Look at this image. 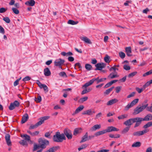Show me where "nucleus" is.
<instances>
[{
	"instance_id": "nucleus-1",
	"label": "nucleus",
	"mask_w": 152,
	"mask_h": 152,
	"mask_svg": "<svg viewBox=\"0 0 152 152\" xmlns=\"http://www.w3.org/2000/svg\"><path fill=\"white\" fill-rule=\"evenodd\" d=\"M134 123H136L134 126V128L140 125L138 117L130 118L125 121L124 124L128 126H130V127Z\"/></svg>"
},
{
	"instance_id": "nucleus-2",
	"label": "nucleus",
	"mask_w": 152,
	"mask_h": 152,
	"mask_svg": "<svg viewBox=\"0 0 152 152\" xmlns=\"http://www.w3.org/2000/svg\"><path fill=\"white\" fill-rule=\"evenodd\" d=\"M66 138L64 134H60L59 132H56L53 137V140L54 142H61L64 140H66Z\"/></svg>"
},
{
	"instance_id": "nucleus-3",
	"label": "nucleus",
	"mask_w": 152,
	"mask_h": 152,
	"mask_svg": "<svg viewBox=\"0 0 152 152\" xmlns=\"http://www.w3.org/2000/svg\"><path fill=\"white\" fill-rule=\"evenodd\" d=\"M50 118V117L49 116H45L40 118L39 119L40 121L35 125H31L29 128V130H31L37 128L38 127L42 124L45 121L48 119Z\"/></svg>"
},
{
	"instance_id": "nucleus-4",
	"label": "nucleus",
	"mask_w": 152,
	"mask_h": 152,
	"mask_svg": "<svg viewBox=\"0 0 152 152\" xmlns=\"http://www.w3.org/2000/svg\"><path fill=\"white\" fill-rule=\"evenodd\" d=\"M38 142L40 145V148L42 149L46 148V146L49 144V142L48 140L42 138H39L38 140Z\"/></svg>"
},
{
	"instance_id": "nucleus-5",
	"label": "nucleus",
	"mask_w": 152,
	"mask_h": 152,
	"mask_svg": "<svg viewBox=\"0 0 152 152\" xmlns=\"http://www.w3.org/2000/svg\"><path fill=\"white\" fill-rule=\"evenodd\" d=\"M148 106V104H147L145 105H142L140 107L137 106L134 110L133 114L136 115L142 112Z\"/></svg>"
},
{
	"instance_id": "nucleus-6",
	"label": "nucleus",
	"mask_w": 152,
	"mask_h": 152,
	"mask_svg": "<svg viewBox=\"0 0 152 152\" xmlns=\"http://www.w3.org/2000/svg\"><path fill=\"white\" fill-rule=\"evenodd\" d=\"M140 125L142 121H149L152 120V115L149 114L146 115L144 118L140 117H138Z\"/></svg>"
},
{
	"instance_id": "nucleus-7",
	"label": "nucleus",
	"mask_w": 152,
	"mask_h": 152,
	"mask_svg": "<svg viewBox=\"0 0 152 152\" xmlns=\"http://www.w3.org/2000/svg\"><path fill=\"white\" fill-rule=\"evenodd\" d=\"M64 135H65L67 138L69 140L71 139L72 138V135L71 131L67 128H65L64 131Z\"/></svg>"
},
{
	"instance_id": "nucleus-8",
	"label": "nucleus",
	"mask_w": 152,
	"mask_h": 152,
	"mask_svg": "<svg viewBox=\"0 0 152 152\" xmlns=\"http://www.w3.org/2000/svg\"><path fill=\"white\" fill-rule=\"evenodd\" d=\"M139 99H136L132 101L130 103H129L125 107L124 110H128L130 108L132 107L138 103Z\"/></svg>"
},
{
	"instance_id": "nucleus-9",
	"label": "nucleus",
	"mask_w": 152,
	"mask_h": 152,
	"mask_svg": "<svg viewBox=\"0 0 152 152\" xmlns=\"http://www.w3.org/2000/svg\"><path fill=\"white\" fill-rule=\"evenodd\" d=\"M64 62L65 61L64 60L61 59H57L54 61V65L55 66H58L59 68L62 69L61 66Z\"/></svg>"
},
{
	"instance_id": "nucleus-10",
	"label": "nucleus",
	"mask_w": 152,
	"mask_h": 152,
	"mask_svg": "<svg viewBox=\"0 0 152 152\" xmlns=\"http://www.w3.org/2000/svg\"><path fill=\"white\" fill-rule=\"evenodd\" d=\"M106 64L103 63H98L95 65L96 68L95 70H102L103 68H104L106 66Z\"/></svg>"
},
{
	"instance_id": "nucleus-11",
	"label": "nucleus",
	"mask_w": 152,
	"mask_h": 152,
	"mask_svg": "<svg viewBox=\"0 0 152 152\" xmlns=\"http://www.w3.org/2000/svg\"><path fill=\"white\" fill-rule=\"evenodd\" d=\"M5 139L7 145L8 146L12 145V142L10 139V135L9 134H7L5 136Z\"/></svg>"
},
{
	"instance_id": "nucleus-12",
	"label": "nucleus",
	"mask_w": 152,
	"mask_h": 152,
	"mask_svg": "<svg viewBox=\"0 0 152 152\" xmlns=\"http://www.w3.org/2000/svg\"><path fill=\"white\" fill-rule=\"evenodd\" d=\"M105 130L106 133L110 132L113 131H118L119 130L118 129L113 126H109Z\"/></svg>"
},
{
	"instance_id": "nucleus-13",
	"label": "nucleus",
	"mask_w": 152,
	"mask_h": 152,
	"mask_svg": "<svg viewBox=\"0 0 152 152\" xmlns=\"http://www.w3.org/2000/svg\"><path fill=\"white\" fill-rule=\"evenodd\" d=\"M94 113H95V111L94 110L90 109L84 111L83 112L82 114L91 115Z\"/></svg>"
},
{
	"instance_id": "nucleus-14",
	"label": "nucleus",
	"mask_w": 152,
	"mask_h": 152,
	"mask_svg": "<svg viewBox=\"0 0 152 152\" xmlns=\"http://www.w3.org/2000/svg\"><path fill=\"white\" fill-rule=\"evenodd\" d=\"M35 3V2L34 0H29L26 1L25 3V4L29 6H33Z\"/></svg>"
},
{
	"instance_id": "nucleus-15",
	"label": "nucleus",
	"mask_w": 152,
	"mask_h": 152,
	"mask_svg": "<svg viewBox=\"0 0 152 152\" xmlns=\"http://www.w3.org/2000/svg\"><path fill=\"white\" fill-rule=\"evenodd\" d=\"M88 133L86 132L85 134L82 137L81 140L80 141V143L88 141Z\"/></svg>"
},
{
	"instance_id": "nucleus-16",
	"label": "nucleus",
	"mask_w": 152,
	"mask_h": 152,
	"mask_svg": "<svg viewBox=\"0 0 152 152\" xmlns=\"http://www.w3.org/2000/svg\"><path fill=\"white\" fill-rule=\"evenodd\" d=\"M80 38L82 40L87 43L89 44H91L92 43V42L90 40L86 37H81Z\"/></svg>"
},
{
	"instance_id": "nucleus-17",
	"label": "nucleus",
	"mask_w": 152,
	"mask_h": 152,
	"mask_svg": "<svg viewBox=\"0 0 152 152\" xmlns=\"http://www.w3.org/2000/svg\"><path fill=\"white\" fill-rule=\"evenodd\" d=\"M28 119V115L27 113H26L22 117L21 123L22 124L24 123L27 121Z\"/></svg>"
},
{
	"instance_id": "nucleus-18",
	"label": "nucleus",
	"mask_w": 152,
	"mask_h": 152,
	"mask_svg": "<svg viewBox=\"0 0 152 152\" xmlns=\"http://www.w3.org/2000/svg\"><path fill=\"white\" fill-rule=\"evenodd\" d=\"M125 51L128 56L130 57L132 56V55L130 54L132 53V50L130 47L126 48Z\"/></svg>"
},
{
	"instance_id": "nucleus-19",
	"label": "nucleus",
	"mask_w": 152,
	"mask_h": 152,
	"mask_svg": "<svg viewBox=\"0 0 152 152\" xmlns=\"http://www.w3.org/2000/svg\"><path fill=\"white\" fill-rule=\"evenodd\" d=\"M59 148V146L53 147L49 148L48 150H47L45 152H54L56 151Z\"/></svg>"
},
{
	"instance_id": "nucleus-20",
	"label": "nucleus",
	"mask_w": 152,
	"mask_h": 152,
	"mask_svg": "<svg viewBox=\"0 0 152 152\" xmlns=\"http://www.w3.org/2000/svg\"><path fill=\"white\" fill-rule=\"evenodd\" d=\"M94 80L92 79L90 80L89 82L86 83L82 87V88H86L87 87H88L90 85H91L94 83Z\"/></svg>"
},
{
	"instance_id": "nucleus-21",
	"label": "nucleus",
	"mask_w": 152,
	"mask_h": 152,
	"mask_svg": "<svg viewBox=\"0 0 152 152\" xmlns=\"http://www.w3.org/2000/svg\"><path fill=\"white\" fill-rule=\"evenodd\" d=\"M44 74L46 76H49L51 75L50 71L48 67L44 69Z\"/></svg>"
},
{
	"instance_id": "nucleus-22",
	"label": "nucleus",
	"mask_w": 152,
	"mask_h": 152,
	"mask_svg": "<svg viewBox=\"0 0 152 152\" xmlns=\"http://www.w3.org/2000/svg\"><path fill=\"white\" fill-rule=\"evenodd\" d=\"M118 101V100L116 99H112L108 102L107 104V105L108 106L111 105L114 103L117 102Z\"/></svg>"
},
{
	"instance_id": "nucleus-23",
	"label": "nucleus",
	"mask_w": 152,
	"mask_h": 152,
	"mask_svg": "<svg viewBox=\"0 0 152 152\" xmlns=\"http://www.w3.org/2000/svg\"><path fill=\"white\" fill-rule=\"evenodd\" d=\"M84 107L83 105H80L75 110V112L72 114V115H74L75 114L78 113L80 111H81L84 108Z\"/></svg>"
},
{
	"instance_id": "nucleus-24",
	"label": "nucleus",
	"mask_w": 152,
	"mask_h": 152,
	"mask_svg": "<svg viewBox=\"0 0 152 152\" xmlns=\"http://www.w3.org/2000/svg\"><path fill=\"white\" fill-rule=\"evenodd\" d=\"M101 126L100 124H96L93 126L90 129V130L92 131H94L97 129H100Z\"/></svg>"
},
{
	"instance_id": "nucleus-25",
	"label": "nucleus",
	"mask_w": 152,
	"mask_h": 152,
	"mask_svg": "<svg viewBox=\"0 0 152 152\" xmlns=\"http://www.w3.org/2000/svg\"><path fill=\"white\" fill-rule=\"evenodd\" d=\"M93 80H94V82L95 81H96V84H98L99 83L102 82H103L104 80H106V78H101L100 79H99V77H98L96 78H94L93 79Z\"/></svg>"
},
{
	"instance_id": "nucleus-26",
	"label": "nucleus",
	"mask_w": 152,
	"mask_h": 152,
	"mask_svg": "<svg viewBox=\"0 0 152 152\" xmlns=\"http://www.w3.org/2000/svg\"><path fill=\"white\" fill-rule=\"evenodd\" d=\"M27 132L33 137L37 136L39 133V131H36L33 132H32L30 130H28L27 131Z\"/></svg>"
},
{
	"instance_id": "nucleus-27",
	"label": "nucleus",
	"mask_w": 152,
	"mask_h": 152,
	"mask_svg": "<svg viewBox=\"0 0 152 152\" xmlns=\"http://www.w3.org/2000/svg\"><path fill=\"white\" fill-rule=\"evenodd\" d=\"M82 129L81 128H77L75 129L74 131L73 135H76L77 134L80 133L81 132V130Z\"/></svg>"
},
{
	"instance_id": "nucleus-28",
	"label": "nucleus",
	"mask_w": 152,
	"mask_h": 152,
	"mask_svg": "<svg viewBox=\"0 0 152 152\" xmlns=\"http://www.w3.org/2000/svg\"><path fill=\"white\" fill-rule=\"evenodd\" d=\"M106 133V130H103L96 132L95 134V136H97L101 135L103 134Z\"/></svg>"
},
{
	"instance_id": "nucleus-29",
	"label": "nucleus",
	"mask_w": 152,
	"mask_h": 152,
	"mask_svg": "<svg viewBox=\"0 0 152 152\" xmlns=\"http://www.w3.org/2000/svg\"><path fill=\"white\" fill-rule=\"evenodd\" d=\"M21 137L23 138H24V139L26 141H28V140H30V137L27 134H24L23 135H21Z\"/></svg>"
},
{
	"instance_id": "nucleus-30",
	"label": "nucleus",
	"mask_w": 152,
	"mask_h": 152,
	"mask_svg": "<svg viewBox=\"0 0 152 152\" xmlns=\"http://www.w3.org/2000/svg\"><path fill=\"white\" fill-rule=\"evenodd\" d=\"M61 54L64 56H72L73 55L72 53L71 52H69L67 53H66L64 52H63L61 53Z\"/></svg>"
},
{
	"instance_id": "nucleus-31",
	"label": "nucleus",
	"mask_w": 152,
	"mask_h": 152,
	"mask_svg": "<svg viewBox=\"0 0 152 152\" xmlns=\"http://www.w3.org/2000/svg\"><path fill=\"white\" fill-rule=\"evenodd\" d=\"M152 83V79L147 82L143 86V89H145L146 87Z\"/></svg>"
},
{
	"instance_id": "nucleus-32",
	"label": "nucleus",
	"mask_w": 152,
	"mask_h": 152,
	"mask_svg": "<svg viewBox=\"0 0 152 152\" xmlns=\"http://www.w3.org/2000/svg\"><path fill=\"white\" fill-rule=\"evenodd\" d=\"M40 145H37L36 143H34V144L33 148V151H35L37 150V149H39L40 148Z\"/></svg>"
},
{
	"instance_id": "nucleus-33",
	"label": "nucleus",
	"mask_w": 152,
	"mask_h": 152,
	"mask_svg": "<svg viewBox=\"0 0 152 152\" xmlns=\"http://www.w3.org/2000/svg\"><path fill=\"white\" fill-rule=\"evenodd\" d=\"M152 126V121L149 122L146 124L143 127L144 129H146L147 128Z\"/></svg>"
},
{
	"instance_id": "nucleus-34",
	"label": "nucleus",
	"mask_w": 152,
	"mask_h": 152,
	"mask_svg": "<svg viewBox=\"0 0 152 152\" xmlns=\"http://www.w3.org/2000/svg\"><path fill=\"white\" fill-rule=\"evenodd\" d=\"M141 143L140 142H137L134 143L132 145V147H138L141 146Z\"/></svg>"
},
{
	"instance_id": "nucleus-35",
	"label": "nucleus",
	"mask_w": 152,
	"mask_h": 152,
	"mask_svg": "<svg viewBox=\"0 0 152 152\" xmlns=\"http://www.w3.org/2000/svg\"><path fill=\"white\" fill-rule=\"evenodd\" d=\"M78 23V22L77 21H74L73 20H69L68 21V23L69 24H71L72 25H74L75 24H77Z\"/></svg>"
},
{
	"instance_id": "nucleus-36",
	"label": "nucleus",
	"mask_w": 152,
	"mask_h": 152,
	"mask_svg": "<svg viewBox=\"0 0 152 152\" xmlns=\"http://www.w3.org/2000/svg\"><path fill=\"white\" fill-rule=\"evenodd\" d=\"M142 133L141 132V131H137L134 132L133 135L134 136H140L142 135Z\"/></svg>"
},
{
	"instance_id": "nucleus-37",
	"label": "nucleus",
	"mask_w": 152,
	"mask_h": 152,
	"mask_svg": "<svg viewBox=\"0 0 152 152\" xmlns=\"http://www.w3.org/2000/svg\"><path fill=\"white\" fill-rule=\"evenodd\" d=\"M114 87L112 86L110 88L106 90V91L104 92V94H105L107 95L109 94V93L113 90L114 88Z\"/></svg>"
},
{
	"instance_id": "nucleus-38",
	"label": "nucleus",
	"mask_w": 152,
	"mask_h": 152,
	"mask_svg": "<svg viewBox=\"0 0 152 152\" xmlns=\"http://www.w3.org/2000/svg\"><path fill=\"white\" fill-rule=\"evenodd\" d=\"M85 68L87 70L90 71L91 70L92 66L90 64H85Z\"/></svg>"
},
{
	"instance_id": "nucleus-39",
	"label": "nucleus",
	"mask_w": 152,
	"mask_h": 152,
	"mask_svg": "<svg viewBox=\"0 0 152 152\" xmlns=\"http://www.w3.org/2000/svg\"><path fill=\"white\" fill-rule=\"evenodd\" d=\"M110 59V57L107 55H106L104 58V61L107 63H109L110 62L109 60Z\"/></svg>"
},
{
	"instance_id": "nucleus-40",
	"label": "nucleus",
	"mask_w": 152,
	"mask_h": 152,
	"mask_svg": "<svg viewBox=\"0 0 152 152\" xmlns=\"http://www.w3.org/2000/svg\"><path fill=\"white\" fill-rule=\"evenodd\" d=\"M130 126H127L124 129L122 132V133L123 134H125L129 130Z\"/></svg>"
},
{
	"instance_id": "nucleus-41",
	"label": "nucleus",
	"mask_w": 152,
	"mask_h": 152,
	"mask_svg": "<svg viewBox=\"0 0 152 152\" xmlns=\"http://www.w3.org/2000/svg\"><path fill=\"white\" fill-rule=\"evenodd\" d=\"M113 73L110 74L108 76V77L110 78L111 79H113L118 77V76L117 75H113Z\"/></svg>"
},
{
	"instance_id": "nucleus-42",
	"label": "nucleus",
	"mask_w": 152,
	"mask_h": 152,
	"mask_svg": "<svg viewBox=\"0 0 152 152\" xmlns=\"http://www.w3.org/2000/svg\"><path fill=\"white\" fill-rule=\"evenodd\" d=\"M87 146L86 144H84L82 145L78 149V151H80L81 150L86 148Z\"/></svg>"
},
{
	"instance_id": "nucleus-43",
	"label": "nucleus",
	"mask_w": 152,
	"mask_h": 152,
	"mask_svg": "<svg viewBox=\"0 0 152 152\" xmlns=\"http://www.w3.org/2000/svg\"><path fill=\"white\" fill-rule=\"evenodd\" d=\"M128 116L127 115L124 114L121 115L119 116L118 117V118L119 120L124 119V118H126Z\"/></svg>"
},
{
	"instance_id": "nucleus-44",
	"label": "nucleus",
	"mask_w": 152,
	"mask_h": 152,
	"mask_svg": "<svg viewBox=\"0 0 152 152\" xmlns=\"http://www.w3.org/2000/svg\"><path fill=\"white\" fill-rule=\"evenodd\" d=\"M119 56L122 59L124 58L125 56V54L124 52H120L119 53Z\"/></svg>"
},
{
	"instance_id": "nucleus-45",
	"label": "nucleus",
	"mask_w": 152,
	"mask_h": 152,
	"mask_svg": "<svg viewBox=\"0 0 152 152\" xmlns=\"http://www.w3.org/2000/svg\"><path fill=\"white\" fill-rule=\"evenodd\" d=\"M19 143L22 145L24 146L27 145V143L26 140H22L19 141Z\"/></svg>"
},
{
	"instance_id": "nucleus-46",
	"label": "nucleus",
	"mask_w": 152,
	"mask_h": 152,
	"mask_svg": "<svg viewBox=\"0 0 152 152\" xmlns=\"http://www.w3.org/2000/svg\"><path fill=\"white\" fill-rule=\"evenodd\" d=\"M42 100V98L40 96H38L37 98H35V101L37 102H40Z\"/></svg>"
},
{
	"instance_id": "nucleus-47",
	"label": "nucleus",
	"mask_w": 152,
	"mask_h": 152,
	"mask_svg": "<svg viewBox=\"0 0 152 152\" xmlns=\"http://www.w3.org/2000/svg\"><path fill=\"white\" fill-rule=\"evenodd\" d=\"M88 99V97L87 96H85L83 98H81L80 99V102L83 103V102L86 101Z\"/></svg>"
},
{
	"instance_id": "nucleus-48",
	"label": "nucleus",
	"mask_w": 152,
	"mask_h": 152,
	"mask_svg": "<svg viewBox=\"0 0 152 152\" xmlns=\"http://www.w3.org/2000/svg\"><path fill=\"white\" fill-rule=\"evenodd\" d=\"M43 88L44 90V92L46 93L48 91V87L45 84H44L42 87V88Z\"/></svg>"
},
{
	"instance_id": "nucleus-49",
	"label": "nucleus",
	"mask_w": 152,
	"mask_h": 152,
	"mask_svg": "<svg viewBox=\"0 0 152 152\" xmlns=\"http://www.w3.org/2000/svg\"><path fill=\"white\" fill-rule=\"evenodd\" d=\"M137 73V72H133L128 75V77H131L134 76Z\"/></svg>"
},
{
	"instance_id": "nucleus-50",
	"label": "nucleus",
	"mask_w": 152,
	"mask_h": 152,
	"mask_svg": "<svg viewBox=\"0 0 152 152\" xmlns=\"http://www.w3.org/2000/svg\"><path fill=\"white\" fill-rule=\"evenodd\" d=\"M15 107H16L14 106L13 104L12 103L10 104V106H9V108L10 110H12L14 109Z\"/></svg>"
},
{
	"instance_id": "nucleus-51",
	"label": "nucleus",
	"mask_w": 152,
	"mask_h": 152,
	"mask_svg": "<svg viewBox=\"0 0 152 152\" xmlns=\"http://www.w3.org/2000/svg\"><path fill=\"white\" fill-rule=\"evenodd\" d=\"M12 10L13 12L16 14H18L19 13V11L16 8H12Z\"/></svg>"
},
{
	"instance_id": "nucleus-52",
	"label": "nucleus",
	"mask_w": 152,
	"mask_h": 152,
	"mask_svg": "<svg viewBox=\"0 0 152 152\" xmlns=\"http://www.w3.org/2000/svg\"><path fill=\"white\" fill-rule=\"evenodd\" d=\"M152 74V72L151 70H150L149 71L147 72H146L144 73L143 75V77H145L146 76Z\"/></svg>"
},
{
	"instance_id": "nucleus-53",
	"label": "nucleus",
	"mask_w": 152,
	"mask_h": 152,
	"mask_svg": "<svg viewBox=\"0 0 152 152\" xmlns=\"http://www.w3.org/2000/svg\"><path fill=\"white\" fill-rule=\"evenodd\" d=\"M3 20L7 23H9L10 20L8 17H6L3 18Z\"/></svg>"
},
{
	"instance_id": "nucleus-54",
	"label": "nucleus",
	"mask_w": 152,
	"mask_h": 152,
	"mask_svg": "<svg viewBox=\"0 0 152 152\" xmlns=\"http://www.w3.org/2000/svg\"><path fill=\"white\" fill-rule=\"evenodd\" d=\"M59 75L60 76H61V77H67V76L66 73L64 72H60L59 74Z\"/></svg>"
},
{
	"instance_id": "nucleus-55",
	"label": "nucleus",
	"mask_w": 152,
	"mask_h": 152,
	"mask_svg": "<svg viewBox=\"0 0 152 152\" xmlns=\"http://www.w3.org/2000/svg\"><path fill=\"white\" fill-rule=\"evenodd\" d=\"M124 69L126 70H129L130 69V67L126 64H125L124 66Z\"/></svg>"
},
{
	"instance_id": "nucleus-56",
	"label": "nucleus",
	"mask_w": 152,
	"mask_h": 152,
	"mask_svg": "<svg viewBox=\"0 0 152 152\" xmlns=\"http://www.w3.org/2000/svg\"><path fill=\"white\" fill-rule=\"evenodd\" d=\"M12 103L15 107H18L19 106L20 103L17 101L16 100Z\"/></svg>"
},
{
	"instance_id": "nucleus-57",
	"label": "nucleus",
	"mask_w": 152,
	"mask_h": 152,
	"mask_svg": "<svg viewBox=\"0 0 152 152\" xmlns=\"http://www.w3.org/2000/svg\"><path fill=\"white\" fill-rule=\"evenodd\" d=\"M36 83L40 88H42V87L44 84H41L39 80L36 81Z\"/></svg>"
},
{
	"instance_id": "nucleus-58",
	"label": "nucleus",
	"mask_w": 152,
	"mask_h": 152,
	"mask_svg": "<svg viewBox=\"0 0 152 152\" xmlns=\"http://www.w3.org/2000/svg\"><path fill=\"white\" fill-rule=\"evenodd\" d=\"M151 106L146 107L147 110L151 113H152V105Z\"/></svg>"
},
{
	"instance_id": "nucleus-59",
	"label": "nucleus",
	"mask_w": 152,
	"mask_h": 152,
	"mask_svg": "<svg viewBox=\"0 0 152 152\" xmlns=\"http://www.w3.org/2000/svg\"><path fill=\"white\" fill-rule=\"evenodd\" d=\"M31 79V77L28 76H27L25 77L23 79V80L25 81H26L29 80Z\"/></svg>"
},
{
	"instance_id": "nucleus-60",
	"label": "nucleus",
	"mask_w": 152,
	"mask_h": 152,
	"mask_svg": "<svg viewBox=\"0 0 152 152\" xmlns=\"http://www.w3.org/2000/svg\"><path fill=\"white\" fill-rule=\"evenodd\" d=\"M136 90L139 93H141L144 90L143 88H140L138 87H136Z\"/></svg>"
},
{
	"instance_id": "nucleus-61",
	"label": "nucleus",
	"mask_w": 152,
	"mask_h": 152,
	"mask_svg": "<svg viewBox=\"0 0 152 152\" xmlns=\"http://www.w3.org/2000/svg\"><path fill=\"white\" fill-rule=\"evenodd\" d=\"M121 89V86H118L115 88L116 92L118 93L120 91Z\"/></svg>"
},
{
	"instance_id": "nucleus-62",
	"label": "nucleus",
	"mask_w": 152,
	"mask_h": 152,
	"mask_svg": "<svg viewBox=\"0 0 152 152\" xmlns=\"http://www.w3.org/2000/svg\"><path fill=\"white\" fill-rule=\"evenodd\" d=\"M0 33L4 34L5 33V31L4 28L0 25Z\"/></svg>"
},
{
	"instance_id": "nucleus-63",
	"label": "nucleus",
	"mask_w": 152,
	"mask_h": 152,
	"mask_svg": "<svg viewBox=\"0 0 152 152\" xmlns=\"http://www.w3.org/2000/svg\"><path fill=\"white\" fill-rule=\"evenodd\" d=\"M135 93V92H132L127 96V98H129L131 97H133L134 96Z\"/></svg>"
},
{
	"instance_id": "nucleus-64",
	"label": "nucleus",
	"mask_w": 152,
	"mask_h": 152,
	"mask_svg": "<svg viewBox=\"0 0 152 152\" xmlns=\"http://www.w3.org/2000/svg\"><path fill=\"white\" fill-rule=\"evenodd\" d=\"M50 134H51L50 133V132H47L45 134V136L46 137L50 138Z\"/></svg>"
}]
</instances>
